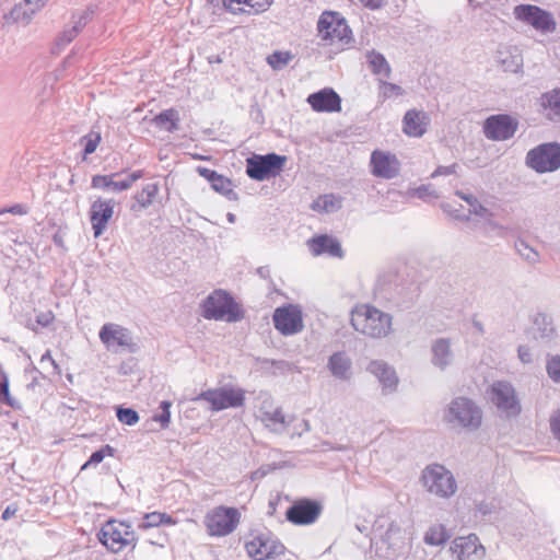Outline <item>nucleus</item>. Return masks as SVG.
Returning a JSON list of instances; mask_svg holds the SVG:
<instances>
[{
	"mask_svg": "<svg viewBox=\"0 0 560 560\" xmlns=\"http://www.w3.org/2000/svg\"><path fill=\"white\" fill-rule=\"evenodd\" d=\"M98 540L112 552H119L125 547H136L137 537L131 525L124 521L109 520L97 534Z\"/></svg>",
	"mask_w": 560,
	"mask_h": 560,
	"instance_id": "obj_3",
	"label": "nucleus"
},
{
	"mask_svg": "<svg viewBox=\"0 0 560 560\" xmlns=\"http://www.w3.org/2000/svg\"><path fill=\"white\" fill-rule=\"evenodd\" d=\"M489 397L492 404L506 417H517L522 407L515 388L506 381H497L490 386Z\"/></svg>",
	"mask_w": 560,
	"mask_h": 560,
	"instance_id": "obj_11",
	"label": "nucleus"
},
{
	"mask_svg": "<svg viewBox=\"0 0 560 560\" xmlns=\"http://www.w3.org/2000/svg\"><path fill=\"white\" fill-rule=\"evenodd\" d=\"M18 510H19V508H18V505L15 503L8 505L5 508V510L2 512L1 518L3 521L10 520L12 516L15 515Z\"/></svg>",
	"mask_w": 560,
	"mask_h": 560,
	"instance_id": "obj_62",
	"label": "nucleus"
},
{
	"mask_svg": "<svg viewBox=\"0 0 560 560\" xmlns=\"http://www.w3.org/2000/svg\"><path fill=\"white\" fill-rule=\"evenodd\" d=\"M430 124L429 115L423 110L409 109L402 118V131L413 138L422 137Z\"/></svg>",
	"mask_w": 560,
	"mask_h": 560,
	"instance_id": "obj_22",
	"label": "nucleus"
},
{
	"mask_svg": "<svg viewBox=\"0 0 560 560\" xmlns=\"http://www.w3.org/2000/svg\"><path fill=\"white\" fill-rule=\"evenodd\" d=\"M514 247L517 254L529 265L534 266L540 261L539 253L533 248L525 240H516Z\"/></svg>",
	"mask_w": 560,
	"mask_h": 560,
	"instance_id": "obj_36",
	"label": "nucleus"
},
{
	"mask_svg": "<svg viewBox=\"0 0 560 560\" xmlns=\"http://www.w3.org/2000/svg\"><path fill=\"white\" fill-rule=\"evenodd\" d=\"M245 549L253 560H266L284 553V546L268 533H261L246 541Z\"/></svg>",
	"mask_w": 560,
	"mask_h": 560,
	"instance_id": "obj_14",
	"label": "nucleus"
},
{
	"mask_svg": "<svg viewBox=\"0 0 560 560\" xmlns=\"http://www.w3.org/2000/svg\"><path fill=\"white\" fill-rule=\"evenodd\" d=\"M179 115L174 108L162 110L153 118V124L159 128H164L168 132L178 130Z\"/></svg>",
	"mask_w": 560,
	"mask_h": 560,
	"instance_id": "obj_34",
	"label": "nucleus"
},
{
	"mask_svg": "<svg viewBox=\"0 0 560 560\" xmlns=\"http://www.w3.org/2000/svg\"><path fill=\"white\" fill-rule=\"evenodd\" d=\"M371 171L376 177L392 179L399 174L400 163L394 154L375 150L371 154Z\"/></svg>",
	"mask_w": 560,
	"mask_h": 560,
	"instance_id": "obj_19",
	"label": "nucleus"
},
{
	"mask_svg": "<svg viewBox=\"0 0 560 560\" xmlns=\"http://www.w3.org/2000/svg\"><path fill=\"white\" fill-rule=\"evenodd\" d=\"M242 4H244L243 0H224L223 1L224 8L234 14L242 13V12L250 13V10H245L244 8H242Z\"/></svg>",
	"mask_w": 560,
	"mask_h": 560,
	"instance_id": "obj_52",
	"label": "nucleus"
},
{
	"mask_svg": "<svg viewBox=\"0 0 560 560\" xmlns=\"http://www.w3.org/2000/svg\"><path fill=\"white\" fill-rule=\"evenodd\" d=\"M101 140V133L97 131H90L88 135L83 136L81 138V142L84 143L83 156L86 158L94 153Z\"/></svg>",
	"mask_w": 560,
	"mask_h": 560,
	"instance_id": "obj_44",
	"label": "nucleus"
},
{
	"mask_svg": "<svg viewBox=\"0 0 560 560\" xmlns=\"http://www.w3.org/2000/svg\"><path fill=\"white\" fill-rule=\"evenodd\" d=\"M116 201L114 199L97 198L90 208V221L94 237L101 236L107 229L108 222L114 214Z\"/></svg>",
	"mask_w": 560,
	"mask_h": 560,
	"instance_id": "obj_18",
	"label": "nucleus"
},
{
	"mask_svg": "<svg viewBox=\"0 0 560 560\" xmlns=\"http://www.w3.org/2000/svg\"><path fill=\"white\" fill-rule=\"evenodd\" d=\"M0 401H5L9 406L14 407V404L10 397L9 382L5 375H3V380L0 381Z\"/></svg>",
	"mask_w": 560,
	"mask_h": 560,
	"instance_id": "obj_53",
	"label": "nucleus"
},
{
	"mask_svg": "<svg viewBox=\"0 0 560 560\" xmlns=\"http://www.w3.org/2000/svg\"><path fill=\"white\" fill-rule=\"evenodd\" d=\"M447 419L462 428L475 431L481 425L482 411L471 399L457 397L450 404Z\"/></svg>",
	"mask_w": 560,
	"mask_h": 560,
	"instance_id": "obj_7",
	"label": "nucleus"
},
{
	"mask_svg": "<svg viewBox=\"0 0 560 560\" xmlns=\"http://www.w3.org/2000/svg\"><path fill=\"white\" fill-rule=\"evenodd\" d=\"M310 249L313 255L319 256L328 254L331 257L342 258L343 250L340 242L330 235H318L311 238L308 242Z\"/></svg>",
	"mask_w": 560,
	"mask_h": 560,
	"instance_id": "obj_25",
	"label": "nucleus"
},
{
	"mask_svg": "<svg viewBox=\"0 0 560 560\" xmlns=\"http://www.w3.org/2000/svg\"><path fill=\"white\" fill-rule=\"evenodd\" d=\"M54 318L55 316L51 312H44L36 316V324L42 327H48L52 323Z\"/></svg>",
	"mask_w": 560,
	"mask_h": 560,
	"instance_id": "obj_57",
	"label": "nucleus"
},
{
	"mask_svg": "<svg viewBox=\"0 0 560 560\" xmlns=\"http://www.w3.org/2000/svg\"><path fill=\"white\" fill-rule=\"evenodd\" d=\"M143 520L144 522L139 526L140 528L143 529L155 527L162 524H174L172 516L161 512L147 513Z\"/></svg>",
	"mask_w": 560,
	"mask_h": 560,
	"instance_id": "obj_42",
	"label": "nucleus"
},
{
	"mask_svg": "<svg viewBox=\"0 0 560 560\" xmlns=\"http://www.w3.org/2000/svg\"><path fill=\"white\" fill-rule=\"evenodd\" d=\"M477 508V511L482 514V515H488V514H491L492 511H493V505L491 503H488V502H480L476 505Z\"/></svg>",
	"mask_w": 560,
	"mask_h": 560,
	"instance_id": "obj_63",
	"label": "nucleus"
},
{
	"mask_svg": "<svg viewBox=\"0 0 560 560\" xmlns=\"http://www.w3.org/2000/svg\"><path fill=\"white\" fill-rule=\"evenodd\" d=\"M206 319L236 323L244 318V311L233 296L223 290H214L201 304Z\"/></svg>",
	"mask_w": 560,
	"mask_h": 560,
	"instance_id": "obj_2",
	"label": "nucleus"
},
{
	"mask_svg": "<svg viewBox=\"0 0 560 560\" xmlns=\"http://www.w3.org/2000/svg\"><path fill=\"white\" fill-rule=\"evenodd\" d=\"M241 520V513L236 508L224 505L215 506L205 516V526L210 536H226L233 533Z\"/></svg>",
	"mask_w": 560,
	"mask_h": 560,
	"instance_id": "obj_5",
	"label": "nucleus"
},
{
	"mask_svg": "<svg viewBox=\"0 0 560 560\" xmlns=\"http://www.w3.org/2000/svg\"><path fill=\"white\" fill-rule=\"evenodd\" d=\"M381 86L383 89L382 95L384 98H388L393 95L400 96L404 94L402 88L398 84L389 83L387 81L382 80Z\"/></svg>",
	"mask_w": 560,
	"mask_h": 560,
	"instance_id": "obj_50",
	"label": "nucleus"
},
{
	"mask_svg": "<svg viewBox=\"0 0 560 560\" xmlns=\"http://www.w3.org/2000/svg\"><path fill=\"white\" fill-rule=\"evenodd\" d=\"M159 192V186L155 183L147 184L140 192L135 196L136 203L131 206L132 211H140L152 205Z\"/></svg>",
	"mask_w": 560,
	"mask_h": 560,
	"instance_id": "obj_33",
	"label": "nucleus"
},
{
	"mask_svg": "<svg viewBox=\"0 0 560 560\" xmlns=\"http://www.w3.org/2000/svg\"><path fill=\"white\" fill-rule=\"evenodd\" d=\"M172 402L168 400H163L160 404L161 413L154 415L153 420L159 422L162 429H167L171 422V411Z\"/></svg>",
	"mask_w": 560,
	"mask_h": 560,
	"instance_id": "obj_47",
	"label": "nucleus"
},
{
	"mask_svg": "<svg viewBox=\"0 0 560 560\" xmlns=\"http://www.w3.org/2000/svg\"><path fill=\"white\" fill-rule=\"evenodd\" d=\"M539 101L545 117L552 121H560V89L544 93Z\"/></svg>",
	"mask_w": 560,
	"mask_h": 560,
	"instance_id": "obj_29",
	"label": "nucleus"
},
{
	"mask_svg": "<svg viewBox=\"0 0 560 560\" xmlns=\"http://www.w3.org/2000/svg\"><path fill=\"white\" fill-rule=\"evenodd\" d=\"M495 61L504 72L517 73L523 67V57L516 48L500 47Z\"/></svg>",
	"mask_w": 560,
	"mask_h": 560,
	"instance_id": "obj_27",
	"label": "nucleus"
},
{
	"mask_svg": "<svg viewBox=\"0 0 560 560\" xmlns=\"http://www.w3.org/2000/svg\"><path fill=\"white\" fill-rule=\"evenodd\" d=\"M118 174H109V175H94L92 177L91 187L95 189H109L116 192L124 191L128 189V184L125 180H114Z\"/></svg>",
	"mask_w": 560,
	"mask_h": 560,
	"instance_id": "obj_32",
	"label": "nucleus"
},
{
	"mask_svg": "<svg viewBox=\"0 0 560 560\" xmlns=\"http://www.w3.org/2000/svg\"><path fill=\"white\" fill-rule=\"evenodd\" d=\"M526 163L538 173L557 171L560 167V144L544 143L528 151Z\"/></svg>",
	"mask_w": 560,
	"mask_h": 560,
	"instance_id": "obj_10",
	"label": "nucleus"
},
{
	"mask_svg": "<svg viewBox=\"0 0 560 560\" xmlns=\"http://www.w3.org/2000/svg\"><path fill=\"white\" fill-rule=\"evenodd\" d=\"M143 176V171H135L133 173H131L125 180V183L128 184V189L132 186V184L140 179L141 177Z\"/></svg>",
	"mask_w": 560,
	"mask_h": 560,
	"instance_id": "obj_64",
	"label": "nucleus"
},
{
	"mask_svg": "<svg viewBox=\"0 0 560 560\" xmlns=\"http://www.w3.org/2000/svg\"><path fill=\"white\" fill-rule=\"evenodd\" d=\"M546 370L553 382L560 383V355L551 357L547 361Z\"/></svg>",
	"mask_w": 560,
	"mask_h": 560,
	"instance_id": "obj_48",
	"label": "nucleus"
},
{
	"mask_svg": "<svg viewBox=\"0 0 560 560\" xmlns=\"http://www.w3.org/2000/svg\"><path fill=\"white\" fill-rule=\"evenodd\" d=\"M317 30L322 39L343 40L349 38L351 30L346 20L337 12L325 11L320 14L317 22Z\"/></svg>",
	"mask_w": 560,
	"mask_h": 560,
	"instance_id": "obj_15",
	"label": "nucleus"
},
{
	"mask_svg": "<svg viewBox=\"0 0 560 560\" xmlns=\"http://www.w3.org/2000/svg\"><path fill=\"white\" fill-rule=\"evenodd\" d=\"M364 7L371 10H377L386 4V0H361Z\"/></svg>",
	"mask_w": 560,
	"mask_h": 560,
	"instance_id": "obj_61",
	"label": "nucleus"
},
{
	"mask_svg": "<svg viewBox=\"0 0 560 560\" xmlns=\"http://www.w3.org/2000/svg\"><path fill=\"white\" fill-rule=\"evenodd\" d=\"M116 416L121 423L127 425H135L139 421V415L132 408L118 407Z\"/></svg>",
	"mask_w": 560,
	"mask_h": 560,
	"instance_id": "obj_45",
	"label": "nucleus"
},
{
	"mask_svg": "<svg viewBox=\"0 0 560 560\" xmlns=\"http://www.w3.org/2000/svg\"><path fill=\"white\" fill-rule=\"evenodd\" d=\"M450 539L446 528L441 525H433L429 527L424 535V542L430 546H441Z\"/></svg>",
	"mask_w": 560,
	"mask_h": 560,
	"instance_id": "obj_37",
	"label": "nucleus"
},
{
	"mask_svg": "<svg viewBox=\"0 0 560 560\" xmlns=\"http://www.w3.org/2000/svg\"><path fill=\"white\" fill-rule=\"evenodd\" d=\"M98 337L105 347L115 353L120 351L135 353L138 351V345L133 342L130 330L120 325L105 324L101 328Z\"/></svg>",
	"mask_w": 560,
	"mask_h": 560,
	"instance_id": "obj_9",
	"label": "nucleus"
},
{
	"mask_svg": "<svg viewBox=\"0 0 560 560\" xmlns=\"http://www.w3.org/2000/svg\"><path fill=\"white\" fill-rule=\"evenodd\" d=\"M327 369L340 381H349L352 376V361L343 351L334 352L328 358Z\"/></svg>",
	"mask_w": 560,
	"mask_h": 560,
	"instance_id": "obj_26",
	"label": "nucleus"
},
{
	"mask_svg": "<svg viewBox=\"0 0 560 560\" xmlns=\"http://www.w3.org/2000/svg\"><path fill=\"white\" fill-rule=\"evenodd\" d=\"M287 156L277 153L254 155L247 159L246 174L255 180H265L276 177L282 171Z\"/></svg>",
	"mask_w": 560,
	"mask_h": 560,
	"instance_id": "obj_8",
	"label": "nucleus"
},
{
	"mask_svg": "<svg viewBox=\"0 0 560 560\" xmlns=\"http://www.w3.org/2000/svg\"><path fill=\"white\" fill-rule=\"evenodd\" d=\"M368 62L371 71L376 75H383L389 78L392 69L384 55L377 51H371L368 54Z\"/></svg>",
	"mask_w": 560,
	"mask_h": 560,
	"instance_id": "obj_35",
	"label": "nucleus"
},
{
	"mask_svg": "<svg viewBox=\"0 0 560 560\" xmlns=\"http://www.w3.org/2000/svg\"><path fill=\"white\" fill-rule=\"evenodd\" d=\"M233 184L231 182V179H229L228 177L219 174V176L215 178V182H213L211 184V187L224 195L229 200H237L238 196L237 194L233 190L232 188Z\"/></svg>",
	"mask_w": 560,
	"mask_h": 560,
	"instance_id": "obj_41",
	"label": "nucleus"
},
{
	"mask_svg": "<svg viewBox=\"0 0 560 560\" xmlns=\"http://www.w3.org/2000/svg\"><path fill=\"white\" fill-rule=\"evenodd\" d=\"M431 363L441 371L446 370L454 361L450 338H436L431 343Z\"/></svg>",
	"mask_w": 560,
	"mask_h": 560,
	"instance_id": "obj_23",
	"label": "nucleus"
},
{
	"mask_svg": "<svg viewBox=\"0 0 560 560\" xmlns=\"http://www.w3.org/2000/svg\"><path fill=\"white\" fill-rule=\"evenodd\" d=\"M514 16L542 33H552L557 28L556 20L549 11L534 4H518L514 8Z\"/></svg>",
	"mask_w": 560,
	"mask_h": 560,
	"instance_id": "obj_12",
	"label": "nucleus"
},
{
	"mask_svg": "<svg viewBox=\"0 0 560 560\" xmlns=\"http://www.w3.org/2000/svg\"><path fill=\"white\" fill-rule=\"evenodd\" d=\"M194 400H203L210 404L212 411L228 408H240L245 402V390L224 385L201 392Z\"/></svg>",
	"mask_w": 560,
	"mask_h": 560,
	"instance_id": "obj_6",
	"label": "nucleus"
},
{
	"mask_svg": "<svg viewBox=\"0 0 560 560\" xmlns=\"http://www.w3.org/2000/svg\"><path fill=\"white\" fill-rule=\"evenodd\" d=\"M442 209L444 212L448 213L453 218L460 220V221H469L470 218L467 214H462L460 211L456 208H454L451 203H444L442 205Z\"/></svg>",
	"mask_w": 560,
	"mask_h": 560,
	"instance_id": "obj_56",
	"label": "nucleus"
},
{
	"mask_svg": "<svg viewBox=\"0 0 560 560\" xmlns=\"http://www.w3.org/2000/svg\"><path fill=\"white\" fill-rule=\"evenodd\" d=\"M534 325L536 326L540 338L549 339L556 332L551 317L545 313H538L535 316Z\"/></svg>",
	"mask_w": 560,
	"mask_h": 560,
	"instance_id": "obj_39",
	"label": "nucleus"
},
{
	"mask_svg": "<svg viewBox=\"0 0 560 560\" xmlns=\"http://www.w3.org/2000/svg\"><path fill=\"white\" fill-rule=\"evenodd\" d=\"M197 171H198L199 175L202 176L203 178H206L210 184L215 182V178L219 176L218 172H215L214 170L207 168V167L199 166Z\"/></svg>",
	"mask_w": 560,
	"mask_h": 560,
	"instance_id": "obj_58",
	"label": "nucleus"
},
{
	"mask_svg": "<svg viewBox=\"0 0 560 560\" xmlns=\"http://www.w3.org/2000/svg\"><path fill=\"white\" fill-rule=\"evenodd\" d=\"M366 370L377 377L384 392L387 390L388 393H392L396 390L398 377L395 370L386 362L381 360L371 361Z\"/></svg>",
	"mask_w": 560,
	"mask_h": 560,
	"instance_id": "obj_24",
	"label": "nucleus"
},
{
	"mask_svg": "<svg viewBox=\"0 0 560 560\" xmlns=\"http://www.w3.org/2000/svg\"><path fill=\"white\" fill-rule=\"evenodd\" d=\"M244 4L249 7L254 12H261L265 11L268 2L267 1H257V0H243Z\"/></svg>",
	"mask_w": 560,
	"mask_h": 560,
	"instance_id": "obj_59",
	"label": "nucleus"
},
{
	"mask_svg": "<svg viewBox=\"0 0 560 560\" xmlns=\"http://www.w3.org/2000/svg\"><path fill=\"white\" fill-rule=\"evenodd\" d=\"M353 329L371 339H382L392 332L393 316L371 304H358L350 313Z\"/></svg>",
	"mask_w": 560,
	"mask_h": 560,
	"instance_id": "obj_1",
	"label": "nucleus"
},
{
	"mask_svg": "<svg viewBox=\"0 0 560 560\" xmlns=\"http://www.w3.org/2000/svg\"><path fill=\"white\" fill-rule=\"evenodd\" d=\"M411 196L418 197L420 199L427 200L431 197H436L434 191L431 189L429 185H421L411 191Z\"/></svg>",
	"mask_w": 560,
	"mask_h": 560,
	"instance_id": "obj_51",
	"label": "nucleus"
},
{
	"mask_svg": "<svg viewBox=\"0 0 560 560\" xmlns=\"http://www.w3.org/2000/svg\"><path fill=\"white\" fill-rule=\"evenodd\" d=\"M518 358L523 363L532 362L530 349L527 346H520L517 349Z\"/></svg>",
	"mask_w": 560,
	"mask_h": 560,
	"instance_id": "obj_60",
	"label": "nucleus"
},
{
	"mask_svg": "<svg viewBox=\"0 0 560 560\" xmlns=\"http://www.w3.org/2000/svg\"><path fill=\"white\" fill-rule=\"evenodd\" d=\"M36 12L32 9L28 3H25V0L15 4L8 13L3 14V24L2 26L10 24H28Z\"/></svg>",
	"mask_w": 560,
	"mask_h": 560,
	"instance_id": "obj_30",
	"label": "nucleus"
},
{
	"mask_svg": "<svg viewBox=\"0 0 560 560\" xmlns=\"http://www.w3.org/2000/svg\"><path fill=\"white\" fill-rule=\"evenodd\" d=\"M550 430L552 435L560 441V409L550 418Z\"/></svg>",
	"mask_w": 560,
	"mask_h": 560,
	"instance_id": "obj_55",
	"label": "nucleus"
},
{
	"mask_svg": "<svg viewBox=\"0 0 560 560\" xmlns=\"http://www.w3.org/2000/svg\"><path fill=\"white\" fill-rule=\"evenodd\" d=\"M78 35L79 34L71 26H67L56 38L55 45L58 49H62L68 44H70Z\"/></svg>",
	"mask_w": 560,
	"mask_h": 560,
	"instance_id": "obj_49",
	"label": "nucleus"
},
{
	"mask_svg": "<svg viewBox=\"0 0 560 560\" xmlns=\"http://www.w3.org/2000/svg\"><path fill=\"white\" fill-rule=\"evenodd\" d=\"M291 51L276 50L267 57V63L276 71L282 70L293 59Z\"/></svg>",
	"mask_w": 560,
	"mask_h": 560,
	"instance_id": "obj_40",
	"label": "nucleus"
},
{
	"mask_svg": "<svg viewBox=\"0 0 560 560\" xmlns=\"http://www.w3.org/2000/svg\"><path fill=\"white\" fill-rule=\"evenodd\" d=\"M267 407H270V404L264 401L259 412L260 420L265 423V425L270 429L272 432L281 433L287 430L288 423L285 421V417L280 407H277L275 410H269Z\"/></svg>",
	"mask_w": 560,
	"mask_h": 560,
	"instance_id": "obj_28",
	"label": "nucleus"
},
{
	"mask_svg": "<svg viewBox=\"0 0 560 560\" xmlns=\"http://www.w3.org/2000/svg\"><path fill=\"white\" fill-rule=\"evenodd\" d=\"M457 163H453L447 166H439L435 168V171L431 174L432 178H435L438 176H448L456 173Z\"/></svg>",
	"mask_w": 560,
	"mask_h": 560,
	"instance_id": "obj_54",
	"label": "nucleus"
},
{
	"mask_svg": "<svg viewBox=\"0 0 560 560\" xmlns=\"http://www.w3.org/2000/svg\"><path fill=\"white\" fill-rule=\"evenodd\" d=\"M115 453V448L110 445L106 444L102 448L95 451L90 456L89 460L82 466L81 469H85L90 465H97L100 464L106 455L113 456Z\"/></svg>",
	"mask_w": 560,
	"mask_h": 560,
	"instance_id": "obj_46",
	"label": "nucleus"
},
{
	"mask_svg": "<svg viewBox=\"0 0 560 560\" xmlns=\"http://www.w3.org/2000/svg\"><path fill=\"white\" fill-rule=\"evenodd\" d=\"M455 194L469 205L468 215L475 214L477 217L483 218L487 221V224L492 229L499 228V225L492 221L493 213L488 208L483 207L474 195L465 194L460 190H457Z\"/></svg>",
	"mask_w": 560,
	"mask_h": 560,
	"instance_id": "obj_31",
	"label": "nucleus"
},
{
	"mask_svg": "<svg viewBox=\"0 0 560 560\" xmlns=\"http://www.w3.org/2000/svg\"><path fill=\"white\" fill-rule=\"evenodd\" d=\"M323 506L311 499L294 502L285 512L287 520L295 525L313 524L320 515Z\"/></svg>",
	"mask_w": 560,
	"mask_h": 560,
	"instance_id": "obj_17",
	"label": "nucleus"
},
{
	"mask_svg": "<svg viewBox=\"0 0 560 560\" xmlns=\"http://www.w3.org/2000/svg\"><path fill=\"white\" fill-rule=\"evenodd\" d=\"M275 328L283 336H292L303 330V317L299 306L288 304L277 307L273 313Z\"/></svg>",
	"mask_w": 560,
	"mask_h": 560,
	"instance_id": "obj_16",
	"label": "nucleus"
},
{
	"mask_svg": "<svg viewBox=\"0 0 560 560\" xmlns=\"http://www.w3.org/2000/svg\"><path fill=\"white\" fill-rule=\"evenodd\" d=\"M94 10L92 7H88L85 10L81 12H75L71 16L72 25L71 27L80 34L82 30L86 26V24L93 19Z\"/></svg>",
	"mask_w": 560,
	"mask_h": 560,
	"instance_id": "obj_43",
	"label": "nucleus"
},
{
	"mask_svg": "<svg viewBox=\"0 0 560 560\" xmlns=\"http://www.w3.org/2000/svg\"><path fill=\"white\" fill-rule=\"evenodd\" d=\"M340 208L341 200L332 194L320 196L312 205L313 210L324 211L326 213L337 211Z\"/></svg>",
	"mask_w": 560,
	"mask_h": 560,
	"instance_id": "obj_38",
	"label": "nucleus"
},
{
	"mask_svg": "<svg viewBox=\"0 0 560 560\" xmlns=\"http://www.w3.org/2000/svg\"><path fill=\"white\" fill-rule=\"evenodd\" d=\"M518 125V120L511 115H491L483 122V133L489 140L505 141L514 137Z\"/></svg>",
	"mask_w": 560,
	"mask_h": 560,
	"instance_id": "obj_13",
	"label": "nucleus"
},
{
	"mask_svg": "<svg viewBox=\"0 0 560 560\" xmlns=\"http://www.w3.org/2000/svg\"><path fill=\"white\" fill-rule=\"evenodd\" d=\"M307 103L315 112L318 113H334L341 110V98L331 88H325L318 92L310 94Z\"/></svg>",
	"mask_w": 560,
	"mask_h": 560,
	"instance_id": "obj_21",
	"label": "nucleus"
},
{
	"mask_svg": "<svg viewBox=\"0 0 560 560\" xmlns=\"http://www.w3.org/2000/svg\"><path fill=\"white\" fill-rule=\"evenodd\" d=\"M451 551L457 560H478L485 555V547L479 542L476 534L457 537L453 540Z\"/></svg>",
	"mask_w": 560,
	"mask_h": 560,
	"instance_id": "obj_20",
	"label": "nucleus"
},
{
	"mask_svg": "<svg viewBox=\"0 0 560 560\" xmlns=\"http://www.w3.org/2000/svg\"><path fill=\"white\" fill-rule=\"evenodd\" d=\"M421 480L427 491L440 498H451L457 490L453 474L440 464L427 466Z\"/></svg>",
	"mask_w": 560,
	"mask_h": 560,
	"instance_id": "obj_4",
	"label": "nucleus"
}]
</instances>
